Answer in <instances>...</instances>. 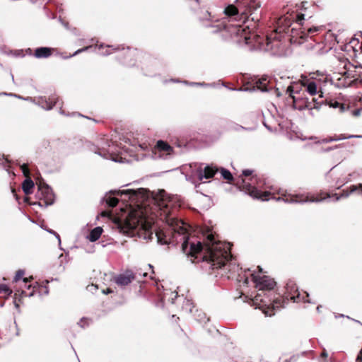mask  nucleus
Here are the masks:
<instances>
[{
	"mask_svg": "<svg viewBox=\"0 0 362 362\" xmlns=\"http://www.w3.org/2000/svg\"><path fill=\"white\" fill-rule=\"evenodd\" d=\"M136 278L135 274L131 270H127L125 272L115 276V282L120 286H125L129 284Z\"/></svg>",
	"mask_w": 362,
	"mask_h": 362,
	"instance_id": "nucleus-18",
	"label": "nucleus"
},
{
	"mask_svg": "<svg viewBox=\"0 0 362 362\" xmlns=\"http://www.w3.org/2000/svg\"><path fill=\"white\" fill-rule=\"evenodd\" d=\"M60 113H61V114H64V111L61 110V111H60Z\"/></svg>",
	"mask_w": 362,
	"mask_h": 362,
	"instance_id": "nucleus-61",
	"label": "nucleus"
},
{
	"mask_svg": "<svg viewBox=\"0 0 362 362\" xmlns=\"http://www.w3.org/2000/svg\"><path fill=\"white\" fill-rule=\"evenodd\" d=\"M3 94H4V95H7V93H4ZM8 95H14L15 97H17V95H13V94H11V93L8 94ZM18 98H21V97H20V96H18Z\"/></svg>",
	"mask_w": 362,
	"mask_h": 362,
	"instance_id": "nucleus-54",
	"label": "nucleus"
},
{
	"mask_svg": "<svg viewBox=\"0 0 362 362\" xmlns=\"http://www.w3.org/2000/svg\"><path fill=\"white\" fill-rule=\"evenodd\" d=\"M318 109H320L323 105L329 106V107L337 108L339 106V103L333 100L331 98H326L325 100L317 102Z\"/></svg>",
	"mask_w": 362,
	"mask_h": 362,
	"instance_id": "nucleus-23",
	"label": "nucleus"
},
{
	"mask_svg": "<svg viewBox=\"0 0 362 362\" xmlns=\"http://www.w3.org/2000/svg\"><path fill=\"white\" fill-rule=\"evenodd\" d=\"M196 3H198V0H194Z\"/></svg>",
	"mask_w": 362,
	"mask_h": 362,
	"instance_id": "nucleus-62",
	"label": "nucleus"
},
{
	"mask_svg": "<svg viewBox=\"0 0 362 362\" xmlns=\"http://www.w3.org/2000/svg\"><path fill=\"white\" fill-rule=\"evenodd\" d=\"M21 168L23 175L25 176L28 177L29 175V170H28L27 165L23 164Z\"/></svg>",
	"mask_w": 362,
	"mask_h": 362,
	"instance_id": "nucleus-34",
	"label": "nucleus"
},
{
	"mask_svg": "<svg viewBox=\"0 0 362 362\" xmlns=\"http://www.w3.org/2000/svg\"><path fill=\"white\" fill-rule=\"evenodd\" d=\"M234 129L235 130H239V129H244L245 127H243V126L239 125V124H235Z\"/></svg>",
	"mask_w": 362,
	"mask_h": 362,
	"instance_id": "nucleus-47",
	"label": "nucleus"
},
{
	"mask_svg": "<svg viewBox=\"0 0 362 362\" xmlns=\"http://www.w3.org/2000/svg\"><path fill=\"white\" fill-rule=\"evenodd\" d=\"M279 194L281 195V197H279L276 199L277 201L282 200L285 203L288 204H304L308 202H314L316 201V199L313 195L310 194H288L284 191H279Z\"/></svg>",
	"mask_w": 362,
	"mask_h": 362,
	"instance_id": "nucleus-10",
	"label": "nucleus"
},
{
	"mask_svg": "<svg viewBox=\"0 0 362 362\" xmlns=\"http://www.w3.org/2000/svg\"><path fill=\"white\" fill-rule=\"evenodd\" d=\"M24 100L33 101L37 105L40 106L42 108L47 110H51L52 108V107L57 103V98L54 96H52V98H49V99H47L46 98L40 97L37 99L27 98H25Z\"/></svg>",
	"mask_w": 362,
	"mask_h": 362,
	"instance_id": "nucleus-17",
	"label": "nucleus"
},
{
	"mask_svg": "<svg viewBox=\"0 0 362 362\" xmlns=\"http://www.w3.org/2000/svg\"><path fill=\"white\" fill-rule=\"evenodd\" d=\"M355 40H353L350 41L349 43H346L343 45H339V47L342 51L346 52L347 53L350 52L351 50L355 51V47L351 45L352 43L355 42Z\"/></svg>",
	"mask_w": 362,
	"mask_h": 362,
	"instance_id": "nucleus-27",
	"label": "nucleus"
},
{
	"mask_svg": "<svg viewBox=\"0 0 362 362\" xmlns=\"http://www.w3.org/2000/svg\"><path fill=\"white\" fill-rule=\"evenodd\" d=\"M92 47V46H86L85 47H83L81 49H77L73 54L70 55V56H67V57H64L63 58L64 59H69L71 57H74V56H76L81 52H83L85 51H87L89 49H90Z\"/></svg>",
	"mask_w": 362,
	"mask_h": 362,
	"instance_id": "nucleus-31",
	"label": "nucleus"
},
{
	"mask_svg": "<svg viewBox=\"0 0 362 362\" xmlns=\"http://www.w3.org/2000/svg\"><path fill=\"white\" fill-rule=\"evenodd\" d=\"M299 355H293L289 359H285L282 362H295L299 358Z\"/></svg>",
	"mask_w": 362,
	"mask_h": 362,
	"instance_id": "nucleus-36",
	"label": "nucleus"
},
{
	"mask_svg": "<svg viewBox=\"0 0 362 362\" xmlns=\"http://www.w3.org/2000/svg\"><path fill=\"white\" fill-rule=\"evenodd\" d=\"M256 180L257 178L254 177H250L248 180L241 178V182H238L237 185L241 190L244 191L245 193H247L253 198L261 199L262 201H267L270 199H275L274 197H271V193L269 192L265 191L262 192L250 182V181H251L252 183H254V182Z\"/></svg>",
	"mask_w": 362,
	"mask_h": 362,
	"instance_id": "nucleus-8",
	"label": "nucleus"
},
{
	"mask_svg": "<svg viewBox=\"0 0 362 362\" xmlns=\"http://www.w3.org/2000/svg\"><path fill=\"white\" fill-rule=\"evenodd\" d=\"M294 30H295V28H291V33H292V34H291V40H293V38H294V37H295V35H294Z\"/></svg>",
	"mask_w": 362,
	"mask_h": 362,
	"instance_id": "nucleus-50",
	"label": "nucleus"
},
{
	"mask_svg": "<svg viewBox=\"0 0 362 362\" xmlns=\"http://www.w3.org/2000/svg\"><path fill=\"white\" fill-rule=\"evenodd\" d=\"M250 276L255 287L260 291L251 299L252 305L262 309L266 316L274 315V310L283 307L280 299L272 300L268 294L274 288L276 282L267 276H260L255 272Z\"/></svg>",
	"mask_w": 362,
	"mask_h": 362,
	"instance_id": "nucleus-5",
	"label": "nucleus"
},
{
	"mask_svg": "<svg viewBox=\"0 0 362 362\" xmlns=\"http://www.w3.org/2000/svg\"><path fill=\"white\" fill-rule=\"evenodd\" d=\"M35 286H33V291H30V293H28L25 291H22L21 296H28V297L33 296L35 295Z\"/></svg>",
	"mask_w": 362,
	"mask_h": 362,
	"instance_id": "nucleus-33",
	"label": "nucleus"
},
{
	"mask_svg": "<svg viewBox=\"0 0 362 362\" xmlns=\"http://www.w3.org/2000/svg\"><path fill=\"white\" fill-rule=\"evenodd\" d=\"M112 291L111 289H110V288H107V290H103V293H105V294H107V293H112Z\"/></svg>",
	"mask_w": 362,
	"mask_h": 362,
	"instance_id": "nucleus-49",
	"label": "nucleus"
},
{
	"mask_svg": "<svg viewBox=\"0 0 362 362\" xmlns=\"http://www.w3.org/2000/svg\"><path fill=\"white\" fill-rule=\"evenodd\" d=\"M45 230H46L48 233H51V234H53V235H54L57 238L58 242H59V244H61V239H60V236H59V235L57 232H55L54 230H51V229H46V228H45Z\"/></svg>",
	"mask_w": 362,
	"mask_h": 362,
	"instance_id": "nucleus-35",
	"label": "nucleus"
},
{
	"mask_svg": "<svg viewBox=\"0 0 362 362\" xmlns=\"http://www.w3.org/2000/svg\"><path fill=\"white\" fill-rule=\"evenodd\" d=\"M287 298H290L295 303L304 302L310 303L309 294L305 291L300 292L293 280H289L286 286Z\"/></svg>",
	"mask_w": 362,
	"mask_h": 362,
	"instance_id": "nucleus-12",
	"label": "nucleus"
},
{
	"mask_svg": "<svg viewBox=\"0 0 362 362\" xmlns=\"http://www.w3.org/2000/svg\"><path fill=\"white\" fill-rule=\"evenodd\" d=\"M357 193L358 194H362V184L351 185L348 189H344L340 194H333L332 196L329 194L327 198L332 199L333 201H338L341 198H346L351 193Z\"/></svg>",
	"mask_w": 362,
	"mask_h": 362,
	"instance_id": "nucleus-16",
	"label": "nucleus"
},
{
	"mask_svg": "<svg viewBox=\"0 0 362 362\" xmlns=\"http://www.w3.org/2000/svg\"><path fill=\"white\" fill-rule=\"evenodd\" d=\"M252 173V170L247 169V170H245L243 171L242 175L245 176V177H248V176L251 175Z\"/></svg>",
	"mask_w": 362,
	"mask_h": 362,
	"instance_id": "nucleus-40",
	"label": "nucleus"
},
{
	"mask_svg": "<svg viewBox=\"0 0 362 362\" xmlns=\"http://www.w3.org/2000/svg\"><path fill=\"white\" fill-rule=\"evenodd\" d=\"M45 294H47V293H49V291H48L47 288V287H45Z\"/></svg>",
	"mask_w": 362,
	"mask_h": 362,
	"instance_id": "nucleus-57",
	"label": "nucleus"
},
{
	"mask_svg": "<svg viewBox=\"0 0 362 362\" xmlns=\"http://www.w3.org/2000/svg\"><path fill=\"white\" fill-rule=\"evenodd\" d=\"M110 193L120 197H127L132 204H136V207L130 204L121 216L117 218L116 223L120 231L128 235H134V230L137 229L148 232L151 223L146 221L142 207L148 197L147 191L140 188L137 190L119 189L110 191Z\"/></svg>",
	"mask_w": 362,
	"mask_h": 362,
	"instance_id": "nucleus-3",
	"label": "nucleus"
},
{
	"mask_svg": "<svg viewBox=\"0 0 362 362\" xmlns=\"http://www.w3.org/2000/svg\"><path fill=\"white\" fill-rule=\"evenodd\" d=\"M337 148V146H334V147H331V148H322V151H330V150H332V149H334V148Z\"/></svg>",
	"mask_w": 362,
	"mask_h": 362,
	"instance_id": "nucleus-45",
	"label": "nucleus"
},
{
	"mask_svg": "<svg viewBox=\"0 0 362 362\" xmlns=\"http://www.w3.org/2000/svg\"><path fill=\"white\" fill-rule=\"evenodd\" d=\"M11 293L12 291L6 285L0 284V293H2L6 296H8Z\"/></svg>",
	"mask_w": 362,
	"mask_h": 362,
	"instance_id": "nucleus-29",
	"label": "nucleus"
},
{
	"mask_svg": "<svg viewBox=\"0 0 362 362\" xmlns=\"http://www.w3.org/2000/svg\"><path fill=\"white\" fill-rule=\"evenodd\" d=\"M107 204L110 207L115 206L118 203V199L117 197H107L105 198Z\"/></svg>",
	"mask_w": 362,
	"mask_h": 362,
	"instance_id": "nucleus-28",
	"label": "nucleus"
},
{
	"mask_svg": "<svg viewBox=\"0 0 362 362\" xmlns=\"http://www.w3.org/2000/svg\"><path fill=\"white\" fill-rule=\"evenodd\" d=\"M258 269H259V272L261 273L262 272V269L260 267H258Z\"/></svg>",
	"mask_w": 362,
	"mask_h": 362,
	"instance_id": "nucleus-58",
	"label": "nucleus"
},
{
	"mask_svg": "<svg viewBox=\"0 0 362 362\" xmlns=\"http://www.w3.org/2000/svg\"><path fill=\"white\" fill-rule=\"evenodd\" d=\"M323 98L322 92L321 90H318V98Z\"/></svg>",
	"mask_w": 362,
	"mask_h": 362,
	"instance_id": "nucleus-52",
	"label": "nucleus"
},
{
	"mask_svg": "<svg viewBox=\"0 0 362 362\" xmlns=\"http://www.w3.org/2000/svg\"><path fill=\"white\" fill-rule=\"evenodd\" d=\"M103 231V230L101 227H100V226L95 227V228L91 230L89 235L87 236V238L90 242H95L100 238V235H102Z\"/></svg>",
	"mask_w": 362,
	"mask_h": 362,
	"instance_id": "nucleus-22",
	"label": "nucleus"
},
{
	"mask_svg": "<svg viewBox=\"0 0 362 362\" xmlns=\"http://www.w3.org/2000/svg\"><path fill=\"white\" fill-rule=\"evenodd\" d=\"M286 93L293 99L295 109H307L312 115L317 108V100L313 97L317 94L315 73L301 76V84L293 83L288 86Z\"/></svg>",
	"mask_w": 362,
	"mask_h": 362,
	"instance_id": "nucleus-4",
	"label": "nucleus"
},
{
	"mask_svg": "<svg viewBox=\"0 0 362 362\" xmlns=\"http://www.w3.org/2000/svg\"><path fill=\"white\" fill-rule=\"evenodd\" d=\"M33 187L34 182L30 178L25 179L22 184V188L25 194H30Z\"/></svg>",
	"mask_w": 362,
	"mask_h": 362,
	"instance_id": "nucleus-25",
	"label": "nucleus"
},
{
	"mask_svg": "<svg viewBox=\"0 0 362 362\" xmlns=\"http://www.w3.org/2000/svg\"><path fill=\"white\" fill-rule=\"evenodd\" d=\"M237 6L229 5L224 8L225 17L221 20L211 16L206 11L200 21L206 28H211L212 33L221 32L226 40H231L239 45L260 43V37L252 33L248 25H240L245 18H250L253 22L260 20V0H236Z\"/></svg>",
	"mask_w": 362,
	"mask_h": 362,
	"instance_id": "nucleus-2",
	"label": "nucleus"
},
{
	"mask_svg": "<svg viewBox=\"0 0 362 362\" xmlns=\"http://www.w3.org/2000/svg\"><path fill=\"white\" fill-rule=\"evenodd\" d=\"M52 54V49L46 47H38L35 50L34 56L36 58H47Z\"/></svg>",
	"mask_w": 362,
	"mask_h": 362,
	"instance_id": "nucleus-21",
	"label": "nucleus"
},
{
	"mask_svg": "<svg viewBox=\"0 0 362 362\" xmlns=\"http://www.w3.org/2000/svg\"><path fill=\"white\" fill-rule=\"evenodd\" d=\"M221 175L225 180H233V175L230 173V172L224 168H221Z\"/></svg>",
	"mask_w": 362,
	"mask_h": 362,
	"instance_id": "nucleus-30",
	"label": "nucleus"
},
{
	"mask_svg": "<svg viewBox=\"0 0 362 362\" xmlns=\"http://www.w3.org/2000/svg\"><path fill=\"white\" fill-rule=\"evenodd\" d=\"M304 18L303 14H298L294 12L281 16L276 22L277 27L274 33L267 36V49L273 51L274 54H279V49L281 43L280 38L281 33H288L289 28L292 25L293 22L296 20L297 24H301L302 20Z\"/></svg>",
	"mask_w": 362,
	"mask_h": 362,
	"instance_id": "nucleus-6",
	"label": "nucleus"
},
{
	"mask_svg": "<svg viewBox=\"0 0 362 362\" xmlns=\"http://www.w3.org/2000/svg\"><path fill=\"white\" fill-rule=\"evenodd\" d=\"M154 151L156 157L167 159L172 154L173 148L168 143L160 140L158 141Z\"/></svg>",
	"mask_w": 362,
	"mask_h": 362,
	"instance_id": "nucleus-15",
	"label": "nucleus"
},
{
	"mask_svg": "<svg viewBox=\"0 0 362 362\" xmlns=\"http://www.w3.org/2000/svg\"><path fill=\"white\" fill-rule=\"evenodd\" d=\"M358 83H362V66H361V65L358 66Z\"/></svg>",
	"mask_w": 362,
	"mask_h": 362,
	"instance_id": "nucleus-38",
	"label": "nucleus"
},
{
	"mask_svg": "<svg viewBox=\"0 0 362 362\" xmlns=\"http://www.w3.org/2000/svg\"><path fill=\"white\" fill-rule=\"evenodd\" d=\"M362 136L361 135H348L345 136L344 134H341L339 137H329L322 140L318 139V144L323 142L327 143L332 141H338V140H342V139H351V138H361Z\"/></svg>",
	"mask_w": 362,
	"mask_h": 362,
	"instance_id": "nucleus-24",
	"label": "nucleus"
},
{
	"mask_svg": "<svg viewBox=\"0 0 362 362\" xmlns=\"http://www.w3.org/2000/svg\"><path fill=\"white\" fill-rule=\"evenodd\" d=\"M309 140L312 141L313 144L317 143L316 137L310 136L308 138Z\"/></svg>",
	"mask_w": 362,
	"mask_h": 362,
	"instance_id": "nucleus-48",
	"label": "nucleus"
},
{
	"mask_svg": "<svg viewBox=\"0 0 362 362\" xmlns=\"http://www.w3.org/2000/svg\"><path fill=\"white\" fill-rule=\"evenodd\" d=\"M218 168L213 165H206L204 168L200 165L194 172V175L197 177L199 180L202 181L204 179H210L214 177Z\"/></svg>",
	"mask_w": 362,
	"mask_h": 362,
	"instance_id": "nucleus-14",
	"label": "nucleus"
},
{
	"mask_svg": "<svg viewBox=\"0 0 362 362\" xmlns=\"http://www.w3.org/2000/svg\"><path fill=\"white\" fill-rule=\"evenodd\" d=\"M23 282L24 284V286L26 287L28 289H30L32 287L31 284H28V278H24L23 279Z\"/></svg>",
	"mask_w": 362,
	"mask_h": 362,
	"instance_id": "nucleus-41",
	"label": "nucleus"
},
{
	"mask_svg": "<svg viewBox=\"0 0 362 362\" xmlns=\"http://www.w3.org/2000/svg\"><path fill=\"white\" fill-rule=\"evenodd\" d=\"M177 298V293H175V292H172V293H171V297H170L171 303H174L175 300Z\"/></svg>",
	"mask_w": 362,
	"mask_h": 362,
	"instance_id": "nucleus-42",
	"label": "nucleus"
},
{
	"mask_svg": "<svg viewBox=\"0 0 362 362\" xmlns=\"http://www.w3.org/2000/svg\"><path fill=\"white\" fill-rule=\"evenodd\" d=\"M264 125L267 129H269L271 132L272 131V128L269 126H268L266 123L264 122Z\"/></svg>",
	"mask_w": 362,
	"mask_h": 362,
	"instance_id": "nucleus-53",
	"label": "nucleus"
},
{
	"mask_svg": "<svg viewBox=\"0 0 362 362\" xmlns=\"http://www.w3.org/2000/svg\"><path fill=\"white\" fill-rule=\"evenodd\" d=\"M140 55H141V53L137 49H134V50H132V52H129L128 57H131V56L139 57Z\"/></svg>",
	"mask_w": 362,
	"mask_h": 362,
	"instance_id": "nucleus-37",
	"label": "nucleus"
},
{
	"mask_svg": "<svg viewBox=\"0 0 362 362\" xmlns=\"http://www.w3.org/2000/svg\"><path fill=\"white\" fill-rule=\"evenodd\" d=\"M317 31L316 27L310 28L306 33L301 32L298 42L299 44L305 45L306 49H313L315 46V38L314 33Z\"/></svg>",
	"mask_w": 362,
	"mask_h": 362,
	"instance_id": "nucleus-13",
	"label": "nucleus"
},
{
	"mask_svg": "<svg viewBox=\"0 0 362 362\" xmlns=\"http://www.w3.org/2000/svg\"><path fill=\"white\" fill-rule=\"evenodd\" d=\"M153 199L162 211L166 223L171 228V231L168 235L170 237L168 239L163 240L156 235L159 243L173 245L181 243L182 251L190 258L192 263L195 262L196 259H202L212 269H223L228 270L232 275L237 272V279L245 284H248L249 278L245 274L246 272H243L241 268L239 269L238 266L233 262L229 243L216 240L212 233L207 235L204 244L194 238L189 237L187 224L175 218L170 209L175 204L177 198L169 195L164 189H160L155 194Z\"/></svg>",
	"mask_w": 362,
	"mask_h": 362,
	"instance_id": "nucleus-1",
	"label": "nucleus"
},
{
	"mask_svg": "<svg viewBox=\"0 0 362 362\" xmlns=\"http://www.w3.org/2000/svg\"><path fill=\"white\" fill-rule=\"evenodd\" d=\"M117 152L115 147L114 145L108 144V148H106L105 147H101L98 149L97 151H95V153L98 154L99 156H102L103 158L105 159H112L114 161H117L113 157L112 155Z\"/></svg>",
	"mask_w": 362,
	"mask_h": 362,
	"instance_id": "nucleus-19",
	"label": "nucleus"
},
{
	"mask_svg": "<svg viewBox=\"0 0 362 362\" xmlns=\"http://www.w3.org/2000/svg\"><path fill=\"white\" fill-rule=\"evenodd\" d=\"M275 93L276 94V95L278 97L281 96V92L279 91V89L277 88L276 90H275Z\"/></svg>",
	"mask_w": 362,
	"mask_h": 362,
	"instance_id": "nucleus-51",
	"label": "nucleus"
},
{
	"mask_svg": "<svg viewBox=\"0 0 362 362\" xmlns=\"http://www.w3.org/2000/svg\"><path fill=\"white\" fill-rule=\"evenodd\" d=\"M233 362H247V361H245L243 359H239V360L235 361Z\"/></svg>",
	"mask_w": 362,
	"mask_h": 362,
	"instance_id": "nucleus-55",
	"label": "nucleus"
},
{
	"mask_svg": "<svg viewBox=\"0 0 362 362\" xmlns=\"http://www.w3.org/2000/svg\"><path fill=\"white\" fill-rule=\"evenodd\" d=\"M193 303L191 300L185 299L183 302L182 310L186 313H192L193 309Z\"/></svg>",
	"mask_w": 362,
	"mask_h": 362,
	"instance_id": "nucleus-26",
	"label": "nucleus"
},
{
	"mask_svg": "<svg viewBox=\"0 0 362 362\" xmlns=\"http://www.w3.org/2000/svg\"><path fill=\"white\" fill-rule=\"evenodd\" d=\"M190 85L192 86H206L208 84H206L204 83H191Z\"/></svg>",
	"mask_w": 362,
	"mask_h": 362,
	"instance_id": "nucleus-43",
	"label": "nucleus"
},
{
	"mask_svg": "<svg viewBox=\"0 0 362 362\" xmlns=\"http://www.w3.org/2000/svg\"><path fill=\"white\" fill-rule=\"evenodd\" d=\"M78 324L80 325L81 327H85V324L86 325H88V319H86V318H82L80 321V322H78Z\"/></svg>",
	"mask_w": 362,
	"mask_h": 362,
	"instance_id": "nucleus-39",
	"label": "nucleus"
},
{
	"mask_svg": "<svg viewBox=\"0 0 362 362\" xmlns=\"http://www.w3.org/2000/svg\"><path fill=\"white\" fill-rule=\"evenodd\" d=\"M98 49L102 50L100 52L101 55L107 56L112 54L113 52L119 50L120 49H124V47H121L120 46L115 47L112 45H104L101 44L98 46Z\"/></svg>",
	"mask_w": 362,
	"mask_h": 362,
	"instance_id": "nucleus-20",
	"label": "nucleus"
},
{
	"mask_svg": "<svg viewBox=\"0 0 362 362\" xmlns=\"http://www.w3.org/2000/svg\"><path fill=\"white\" fill-rule=\"evenodd\" d=\"M361 110H360V109L355 110L354 111V116H359L360 114H361Z\"/></svg>",
	"mask_w": 362,
	"mask_h": 362,
	"instance_id": "nucleus-44",
	"label": "nucleus"
},
{
	"mask_svg": "<svg viewBox=\"0 0 362 362\" xmlns=\"http://www.w3.org/2000/svg\"><path fill=\"white\" fill-rule=\"evenodd\" d=\"M102 215H103V216H105V215H106V213H105V212H102Z\"/></svg>",
	"mask_w": 362,
	"mask_h": 362,
	"instance_id": "nucleus-59",
	"label": "nucleus"
},
{
	"mask_svg": "<svg viewBox=\"0 0 362 362\" xmlns=\"http://www.w3.org/2000/svg\"><path fill=\"white\" fill-rule=\"evenodd\" d=\"M126 64H127V65H129V66H132V65H134V63H132L131 62H127Z\"/></svg>",
	"mask_w": 362,
	"mask_h": 362,
	"instance_id": "nucleus-56",
	"label": "nucleus"
},
{
	"mask_svg": "<svg viewBox=\"0 0 362 362\" xmlns=\"http://www.w3.org/2000/svg\"><path fill=\"white\" fill-rule=\"evenodd\" d=\"M24 274L25 272L23 270L20 269L17 271L14 276L13 281L17 282L18 281H19V279L24 275Z\"/></svg>",
	"mask_w": 362,
	"mask_h": 362,
	"instance_id": "nucleus-32",
	"label": "nucleus"
},
{
	"mask_svg": "<svg viewBox=\"0 0 362 362\" xmlns=\"http://www.w3.org/2000/svg\"><path fill=\"white\" fill-rule=\"evenodd\" d=\"M324 199H326V197H323L321 194L318 193V198H317L318 202L320 201H322Z\"/></svg>",
	"mask_w": 362,
	"mask_h": 362,
	"instance_id": "nucleus-46",
	"label": "nucleus"
},
{
	"mask_svg": "<svg viewBox=\"0 0 362 362\" xmlns=\"http://www.w3.org/2000/svg\"><path fill=\"white\" fill-rule=\"evenodd\" d=\"M339 62L344 64V71L341 73L342 78H339L338 86L347 87L354 83H358V66L351 64L347 58L341 56L337 57Z\"/></svg>",
	"mask_w": 362,
	"mask_h": 362,
	"instance_id": "nucleus-7",
	"label": "nucleus"
},
{
	"mask_svg": "<svg viewBox=\"0 0 362 362\" xmlns=\"http://www.w3.org/2000/svg\"><path fill=\"white\" fill-rule=\"evenodd\" d=\"M36 197L40 200L37 203L40 206L47 207L52 205L54 201V194L52 189L45 182L38 184V191L36 193Z\"/></svg>",
	"mask_w": 362,
	"mask_h": 362,
	"instance_id": "nucleus-11",
	"label": "nucleus"
},
{
	"mask_svg": "<svg viewBox=\"0 0 362 362\" xmlns=\"http://www.w3.org/2000/svg\"><path fill=\"white\" fill-rule=\"evenodd\" d=\"M320 35L322 40L318 42V52L325 54L331 50L336 43L339 41L337 37L330 30H326L324 26H318V36Z\"/></svg>",
	"mask_w": 362,
	"mask_h": 362,
	"instance_id": "nucleus-9",
	"label": "nucleus"
},
{
	"mask_svg": "<svg viewBox=\"0 0 362 362\" xmlns=\"http://www.w3.org/2000/svg\"><path fill=\"white\" fill-rule=\"evenodd\" d=\"M16 308H18V305L17 303L15 304Z\"/></svg>",
	"mask_w": 362,
	"mask_h": 362,
	"instance_id": "nucleus-60",
	"label": "nucleus"
}]
</instances>
